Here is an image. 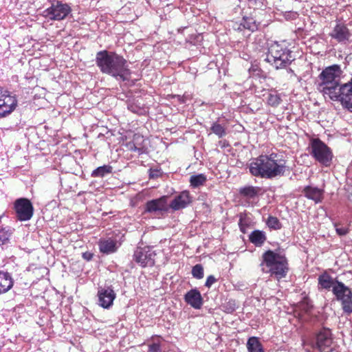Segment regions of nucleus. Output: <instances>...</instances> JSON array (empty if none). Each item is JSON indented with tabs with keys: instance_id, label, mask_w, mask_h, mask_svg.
Segmentation results:
<instances>
[{
	"instance_id": "nucleus-1",
	"label": "nucleus",
	"mask_w": 352,
	"mask_h": 352,
	"mask_svg": "<svg viewBox=\"0 0 352 352\" xmlns=\"http://www.w3.org/2000/svg\"><path fill=\"white\" fill-rule=\"evenodd\" d=\"M342 71L338 65L326 67L319 75L320 88L324 96L332 100L340 101L342 106L352 112V78L348 82L338 85Z\"/></svg>"
},
{
	"instance_id": "nucleus-2",
	"label": "nucleus",
	"mask_w": 352,
	"mask_h": 352,
	"mask_svg": "<svg viewBox=\"0 0 352 352\" xmlns=\"http://www.w3.org/2000/svg\"><path fill=\"white\" fill-rule=\"evenodd\" d=\"M249 170L253 176L272 179L284 175L286 161L282 156L274 153L261 155L252 160Z\"/></svg>"
},
{
	"instance_id": "nucleus-3",
	"label": "nucleus",
	"mask_w": 352,
	"mask_h": 352,
	"mask_svg": "<svg viewBox=\"0 0 352 352\" xmlns=\"http://www.w3.org/2000/svg\"><path fill=\"white\" fill-rule=\"evenodd\" d=\"M96 63L103 74L110 75L118 80L129 79L131 72L127 61L116 53L100 51L96 54Z\"/></svg>"
},
{
	"instance_id": "nucleus-4",
	"label": "nucleus",
	"mask_w": 352,
	"mask_h": 352,
	"mask_svg": "<svg viewBox=\"0 0 352 352\" xmlns=\"http://www.w3.org/2000/svg\"><path fill=\"white\" fill-rule=\"evenodd\" d=\"M260 266L263 273L270 274L277 280L285 278L289 270L286 257L272 250L263 254Z\"/></svg>"
},
{
	"instance_id": "nucleus-5",
	"label": "nucleus",
	"mask_w": 352,
	"mask_h": 352,
	"mask_svg": "<svg viewBox=\"0 0 352 352\" xmlns=\"http://www.w3.org/2000/svg\"><path fill=\"white\" fill-rule=\"evenodd\" d=\"M294 59L292 52L284 43L274 42L270 45L265 60L275 69H278L286 67Z\"/></svg>"
},
{
	"instance_id": "nucleus-6",
	"label": "nucleus",
	"mask_w": 352,
	"mask_h": 352,
	"mask_svg": "<svg viewBox=\"0 0 352 352\" xmlns=\"http://www.w3.org/2000/svg\"><path fill=\"white\" fill-rule=\"evenodd\" d=\"M310 146V153L317 162L327 167L331 165L333 153L330 148L318 138L313 139Z\"/></svg>"
},
{
	"instance_id": "nucleus-7",
	"label": "nucleus",
	"mask_w": 352,
	"mask_h": 352,
	"mask_svg": "<svg viewBox=\"0 0 352 352\" xmlns=\"http://www.w3.org/2000/svg\"><path fill=\"white\" fill-rule=\"evenodd\" d=\"M336 300L341 302L344 312L352 313V292L343 283L336 281L332 289Z\"/></svg>"
},
{
	"instance_id": "nucleus-8",
	"label": "nucleus",
	"mask_w": 352,
	"mask_h": 352,
	"mask_svg": "<svg viewBox=\"0 0 352 352\" xmlns=\"http://www.w3.org/2000/svg\"><path fill=\"white\" fill-rule=\"evenodd\" d=\"M71 12L72 8L67 3L56 1L43 11V16L50 20L60 21L64 19Z\"/></svg>"
},
{
	"instance_id": "nucleus-9",
	"label": "nucleus",
	"mask_w": 352,
	"mask_h": 352,
	"mask_svg": "<svg viewBox=\"0 0 352 352\" xmlns=\"http://www.w3.org/2000/svg\"><path fill=\"white\" fill-rule=\"evenodd\" d=\"M17 100L8 91L0 87V118L12 113L17 107Z\"/></svg>"
},
{
	"instance_id": "nucleus-10",
	"label": "nucleus",
	"mask_w": 352,
	"mask_h": 352,
	"mask_svg": "<svg viewBox=\"0 0 352 352\" xmlns=\"http://www.w3.org/2000/svg\"><path fill=\"white\" fill-rule=\"evenodd\" d=\"M17 219L21 221L30 220L34 212L31 201L26 198L17 199L14 204Z\"/></svg>"
},
{
	"instance_id": "nucleus-11",
	"label": "nucleus",
	"mask_w": 352,
	"mask_h": 352,
	"mask_svg": "<svg viewBox=\"0 0 352 352\" xmlns=\"http://www.w3.org/2000/svg\"><path fill=\"white\" fill-rule=\"evenodd\" d=\"M155 253L148 247L137 248L134 251L133 258L142 267H151L155 264Z\"/></svg>"
},
{
	"instance_id": "nucleus-12",
	"label": "nucleus",
	"mask_w": 352,
	"mask_h": 352,
	"mask_svg": "<svg viewBox=\"0 0 352 352\" xmlns=\"http://www.w3.org/2000/svg\"><path fill=\"white\" fill-rule=\"evenodd\" d=\"M332 336L329 329H322L316 336L315 348L320 352H329L332 350Z\"/></svg>"
},
{
	"instance_id": "nucleus-13",
	"label": "nucleus",
	"mask_w": 352,
	"mask_h": 352,
	"mask_svg": "<svg viewBox=\"0 0 352 352\" xmlns=\"http://www.w3.org/2000/svg\"><path fill=\"white\" fill-rule=\"evenodd\" d=\"M97 295L98 305L104 309L111 307L116 298V293L110 287L99 288Z\"/></svg>"
},
{
	"instance_id": "nucleus-14",
	"label": "nucleus",
	"mask_w": 352,
	"mask_h": 352,
	"mask_svg": "<svg viewBox=\"0 0 352 352\" xmlns=\"http://www.w3.org/2000/svg\"><path fill=\"white\" fill-rule=\"evenodd\" d=\"M329 36L338 43H346L349 40L351 34L345 24L340 23L333 28Z\"/></svg>"
},
{
	"instance_id": "nucleus-15",
	"label": "nucleus",
	"mask_w": 352,
	"mask_h": 352,
	"mask_svg": "<svg viewBox=\"0 0 352 352\" xmlns=\"http://www.w3.org/2000/svg\"><path fill=\"white\" fill-rule=\"evenodd\" d=\"M167 210V197L166 196L151 200L146 204L145 212H147L155 214L157 212H166Z\"/></svg>"
},
{
	"instance_id": "nucleus-16",
	"label": "nucleus",
	"mask_w": 352,
	"mask_h": 352,
	"mask_svg": "<svg viewBox=\"0 0 352 352\" xmlns=\"http://www.w3.org/2000/svg\"><path fill=\"white\" fill-rule=\"evenodd\" d=\"M191 201L189 192L183 191L173 199L169 206L174 210H179L187 207Z\"/></svg>"
},
{
	"instance_id": "nucleus-17",
	"label": "nucleus",
	"mask_w": 352,
	"mask_h": 352,
	"mask_svg": "<svg viewBox=\"0 0 352 352\" xmlns=\"http://www.w3.org/2000/svg\"><path fill=\"white\" fill-rule=\"evenodd\" d=\"M185 301L195 309H200L203 304V299L200 292L193 289L188 292L184 296Z\"/></svg>"
},
{
	"instance_id": "nucleus-18",
	"label": "nucleus",
	"mask_w": 352,
	"mask_h": 352,
	"mask_svg": "<svg viewBox=\"0 0 352 352\" xmlns=\"http://www.w3.org/2000/svg\"><path fill=\"white\" fill-rule=\"evenodd\" d=\"M305 196L315 201V203H320L322 201L324 197V190L318 187L308 186L303 190Z\"/></svg>"
},
{
	"instance_id": "nucleus-19",
	"label": "nucleus",
	"mask_w": 352,
	"mask_h": 352,
	"mask_svg": "<svg viewBox=\"0 0 352 352\" xmlns=\"http://www.w3.org/2000/svg\"><path fill=\"white\" fill-rule=\"evenodd\" d=\"M14 285L11 274L7 272L0 271V295L10 291Z\"/></svg>"
},
{
	"instance_id": "nucleus-20",
	"label": "nucleus",
	"mask_w": 352,
	"mask_h": 352,
	"mask_svg": "<svg viewBox=\"0 0 352 352\" xmlns=\"http://www.w3.org/2000/svg\"><path fill=\"white\" fill-rule=\"evenodd\" d=\"M99 248L101 252L104 254H111L116 251V241L112 239L101 240L99 242Z\"/></svg>"
},
{
	"instance_id": "nucleus-21",
	"label": "nucleus",
	"mask_w": 352,
	"mask_h": 352,
	"mask_svg": "<svg viewBox=\"0 0 352 352\" xmlns=\"http://www.w3.org/2000/svg\"><path fill=\"white\" fill-rule=\"evenodd\" d=\"M266 239L265 232L258 230L252 232L249 236L250 242L257 247L261 246Z\"/></svg>"
},
{
	"instance_id": "nucleus-22",
	"label": "nucleus",
	"mask_w": 352,
	"mask_h": 352,
	"mask_svg": "<svg viewBox=\"0 0 352 352\" xmlns=\"http://www.w3.org/2000/svg\"><path fill=\"white\" fill-rule=\"evenodd\" d=\"M337 280L333 279L330 275L327 273H324L318 277V285L321 288L325 289H330L336 285Z\"/></svg>"
},
{
	"instance_id": "nucleus-23",
	"label": "nucleus",
	"mask_w": 352,
	"mask_h": 352,
	"mask_svg": "<svg viewBox=\"0 0 352 352\" xmlns=\"http://www.w3.org/2000/svg\"><path fill=\"white\" fill-rule=\"evenodd\" d=\"M236 28L240 31L246 29L254 32L258 29V24L253 18L246 17L243 19L242 22L238 25Z\"/></svg>"
},
{
	"instance_id": "nucleus-24",
	"label": "nucleus",
	"mask_w": 352,
	"mask_h": 352,
	"mask_svg": "<svg viewBox=\"0 0 352 352\" xmlns=\"http://www.w3.org/2000/svg\"><path fill=\"white\" fill-rule=\"evenodd\" d=\"M247 348L249 352H264L261 342L256 337H251L248 339Z\"/></svg>"
},
{
	"instance_id": "nucleus-25",
	"label": "nucleus",
	"mask_w": 352,
	"mask_h": 352,
	"mask_svg": "<svg viewBox=\"0 0 352 352\" xmlns=\"http://www.w3.org/2000/svg\"><path fill=\"white\" fill-rule=\"evenodd\" d=\"M142 140L143 141V138L142 136L137 134L135 135L133 142L127 144L129 150L138 151L139 154L142 153L144 152V146H141L139 143V141Z\"/></svg>"
},
{
	"instance_id": "nucleus-26",
	"label": "nucleus",
	"mask_w": 352,
	"mask_h": 352,
	"mask_svg": "<svg viewBox=\"0 0 352 352\" xmlns=\"http://www.w3.org/2000/svg\"><path fill=\"white\" fill-rule=\"evenodd\" d=\"M112 172V167L109 165H103L99 166L91 173V176L94 177H103L105 175L110 174Z\"/></svg>"
},
{
	"instance_id": "nucleus-27",
	"label": "nucleus",
	"mask_w": 352,
	"mask_h": 352,
	"mask_svg": "<svg viewBox=\"0 0 352 352\" xmlns=\"http://www.w3.org/2000/svg\"><path fill=\"white\" fill-rule=\"evenodd\" d=\"M210 130L213 133L217 135L219 138L226 135V129L224 126L221 125L217 122H213Z\"/></svg>"
},
{
	"instance_id": "nucleus-28",
	"label": "nucleus",
	"mask_w": 352,
	"mask_h": 352,
	"mask_svg": "<svg viewBox=\"0 0 352 352\" xmlns=\"http://www.w3.org/2000/svg\"><path fill=\"white\" fill-rule=\"evenodd\" d=\"M258 192V188L254 186H246L239 190V192L241 195L248 198H253L257 195Z\"/></svg>"
},
{
	"instance_id": "nucleus-29",
	"label": "nucleus",
	"mask_w": 352,
	"mask_h": 352,
	"mask_svg": "<svg viewBox=\"0 0 352 352\" xmlns=\"http://www.w3.org/2000/svg\"><path fill=\"white\" fill-rule=\"evenodd\" d=\"M206 178L202 174L192 175L190 177V185L195 188L203 185L206 182Z\"/></svg>"
},
{
	"instance_id": "nucleus-30",
	"label": "nucleus",
	"mask_w": 352,
	"mask_h": 352,
	"mask_svg": "<svg viewBox=\"0 0 352 352\" xmlns=\"http://www.w3.org/2000/svg\"><path fill=\"white\" fill-rule=\"evenodd\" d=\"M267 226L274 230H280L282 228L281 223L276 217L270 216L267 220Z\"/></svg>"
},
{
	"instance_id": "nucleus-31",
	"label": "nucleus",
	"mask_w": 352,
	"mask_h": 352,
	"mask_svg": "<svg viewBox=\"0 0 352 352\" xmlns=\"http://www.w3.org/2000/svg\"><path fill=\"white\" fill-rule=\"evenodd\" d=\"M192 275L194 278L201 279L204 277V267L200 264L195 265L192 269Z\"/></svg>"
},
{
	"instance_id": "nucleus-32",
	"label": "nucleus",
	"mask_w": 352,
	"mask_h": 352,
	"mask_svg": "<svg viewBox=\"0 0 352 352\" xmlns=\"http://www.w3.org/2000/svg\"><path fill=\"white\" fill-rule=\"evenodd\" d=\"M280 101V98L276 94H270L267 97V103L272 107L278 106Z\"/></svg>"
},
{
	"instance_id": "nucleus-33",
	"label": "nucleus",
	"mask_w": 352,
	"mask_h": 352,
	"mask_svg": "<svg viewBox=\"0 0 352 352\" xmlns=\"http://www.w3.org/2000/svg\"><path fill=\"white\" fill-rule=\"evenodd\" d=\"M9 238V234L8 232L5 231L3 229L0 230V244H5Z\"/></svg>"
},
{
	"instance_id": "nucleus-34",
	"label": "nucleus",
	"mask_w": 352,
	"mask_h": 352,
	"mask_svg": "<svg viewBox=\"0 0 352 352\" xmlns=\"http://www.w3.org/2000/svg\"><path fill=\"white\" fill-rule=\"evenodd\" d=\"M216 282L217 278L213 275H210L207 277L205 286L210 288Z\"/></svg>"
},
{
	"instance_id": "nucleus-35",
	"label": "nucleus",
	"mask_w": 352,
	"mask_h": 352,
	"mask_svg": "<svg viewBox=\"0 0 352 352\" xmlns=\"http://www.w3.org/2000/svg\"><path fill=\"white\" fill-rule=\"evenodd\" d=\"M149 352H160V346L159 344L153 343L149 345L148 348Z\"/></svg>"
},
{
	"instance_id": "nucleus-36",
	"label": "nucleus",
	"mask_w": 352,
	"mask_h": 352,
	"mask_svg": "<svg viewBox=\"0 0 352 352\" xmlns=\"http://www.w3.org/2000/svg\"><path fill=\"white\" fill-rule=\"evenodd\" d=\"M336 230L337 234H339L340 236H344L349 232V229L344 227L336 228Z\"/></svg>"
},
{
	"instance_id": "nucleus-37",
	"label": "nucleus",
	"mask_w": 352,
	"mask_h": 352,
	"mask_svg": "<svg viewBox=\"0 0 352 352\" xmlns=\"http://www.w3.org/2000/svg\"><path fill=\"white\" fill-rule=\"evenodd\" d=\"M160 175V172L157 170H151L150 177L154 178L157 177Z\"/></svg>"
},
{
	"instance_id": "nucleus-38",
	"label": "nucleus",
	"mask_w": 352,
	"mask_h": 352,
	"mask_svg": "<svg viewBox=\"0 0 352 352\" xmlns=\"http://www.w3.org/2000/svg\"><path fill=\"white\" fill-rule=\"evenodd\" d=\"M82 257L87 261H90L93 257V254L90 252H85L82 254Z\"/></svg>"
},
{
	"instance_id": "nucleus-39",
	"label": "nucleus",
	"mask_w": 352,
	"mask_h": 352,
	"mask_svg": "<svg viewBox=\"0 0 352 352\" xmlns=\"http://www.w3.org/2000/svg\"><path fill=\"white\" fill-rule=\"evenodd\" d=\"M243 219L241 217L239 219V225L241 230L243 232H245V229L243 228Z\"/></svg>"
},
{
	"instance_id": "nucleus-40",
	"label": "nucleus",
	"mask_w": 352,
	"mask_h": 352,
	"mask_svg": "<svg viewBox=\"0 0 352 352\" xmlns=\"http://www.w3.org/2000/svg\"><path fill=\"white\" fill-rule=\"evenodd\" d=\"M259 3H261V0L259 1Z\"/></svg>"
},
{
	"instance_id": "nucleus-41",
	"label": "nucleus",
	"mask_w": 352,
	"mask_h": 352,
	"mask_svg": "<svg viewBox=\"0 0 352 352\" xmlns=\"http://www.w3.org/2000/svg\"><path fill=\"white\" fill-rule=\"evenodd\" d=\"M250 2H252V0H250Z\"/></svg>"
}]
</instances>
